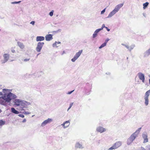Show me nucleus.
Masks as SVG:
<instances>
[{
    "instance_id": "f257e3e1",
    "label": "nucleus",
    "mask_w": 150,
    "mask_h": 150,
    "mask_svg": "<svg viewBox=\"0 0 150 150\" xmlns=\"http://www.w3.org/2000/svg\"><path fill=\"white\" fill-rule=\"evenodd\" d=\"M16 97V96L11 92L8 94H5L3 96L0 97V104L5 105L6 102H10L12 99H15Z\"/></svg>"
},
{
    "instance_id": "f03ea898",
    "label": "nucleus",
    "mask_w": 150,
    "mask_h": 150,
    "mask_svg": "<svg viewBox=\"0 0 150 150\" xmlns=\"http://www.w3.org/2000/svg\"><path fill=\"white\" fill-rule=\"evenodd\" d=\"M123 5V4L122 3L117 5L115 8L109 14L108 17H111L114 15L117 12L119 9L122 7Z\"/></svg>"
},
{
    "instance_id": "7ed1b4c3",
    "label": "nucleus",
    "mask_w": 150,
    "mask_h": 150,
    "mask_svg": "<svg viewBox=\"0 0 150 150\" xmlns=\"http://www.w3.org/2000/svg\"><path fill=\"white\" fill-rule=\"evenodd\" d=\"M150 94V90L147 91L145 95L144 99L145 100V104L146 105H147L149 104V97Z\"/></svg>"
},
{
    "instance_id": "20e7f679",
    "label": "nucleus",
    "mask_w": 150,
    "mask_h": 150,
    "mask_svg": "<svg viewBox=\"0 0 150 150\" xmlns=\"http://www.w3.org/2000/svg\"><path fill=\"white\" fill-rule=\"evenodd\" d=\"M136 136L135 135V133L133 134L127 140V144L128 145L130 144L135 139Z\"/></svg>"
},
{
    "instance_id": "39448f33",
    "label": "nucleus",
    "mask_w": 150,
    "mask_h": 150,
    "mask_svg": "<svg viewBox=\"0 0 150 150\" xmlns=\"http://www.w3.org/2000/svg\"><path fill=\"white\" fill-rule=\"evenodd\" d=\"M121 142H117L115 143L112 146L109 148V150H111L113 149H116L120 147L121 145Z\"/></svg>"
},
{
    "instance_id": "423d86ee",
    "label": "nucleus",
    "mask_w": 150,
    "mask_h": 150,
    "mask_svg": "<svg viewBox=\"0 0 150 150\" xmlns=\"http://www.w3.org/2000/svg\"><path fill=\"white\" fill-rule=\"evenodd\" d=\"M44 43L43 42H39L36 48V50L38 52H40Z\"/></svg>"
},
{
    "instance_id": "0eeeda50",
    "label": "nucleus",
    "mask_w": 150,
    "mask_h": 150,
    "mask_svg": "<svg viewBox=\"0 0 150 150\" xmlns=\"http://www.w3.org/2000/svg\"><path fill=\"white\" fill-rule=\"evenodd\" d=\"M82 52V50H80L79 52H77L74 58L71 59V60L73 62H74L79 57Z\"/></svg>"
},
{
    "instance_id": "6e6552de",
    "label": "nucleus",
    "mask_w": 150,
    "mask_h": 150,
    "mask_svg": "<svg viewBox=\"0 0 150 150\" xmlns=\"http://www.w3.org/2000/svg\"><path fill=\"white\" fill-rule=\"evenodd\" d=\"M96 130L98 132L101 133L105 132L106 131V129L101 127H99L96 129Z\"/></svg>"
},
{
    "instance_id": "1a4fd4ad",
    "label": "nucleus",
    "mask_w": 150,
    "mask_h": 150,
    "mask_svg": "<svg viewBox=\"0 0 150 150\" xmlns=\"http://www.w3.org/2000/svg\"><path fill=\"white\" fill-rule=\"evenodd\" d=\"M139 77L140 79L142 80L143 83L144 82V75L142 73H139L138 74Z\"/></svg>"
},
{
    "instance_id": "9d476101",
    "label": "nucleus",
    "mask_w": 150,
    "mask_h": 150,
    "mask_svg": "<svg viewBox=\"0 0 150 150\" xmlns=\"http://www.w3.org/2000/svg\"><path fill=\"white\" fill-rule=\"evenodd\" d=\"M45 40L47 41H49L53 39L52 35L51 34L47 35L45 37Z\"/></svg>"
},
{
    "instance_id": "9b49d317",
    "label": "nucleus",
    "mask_w": 150,
    "mask_h": 150,
    "mask_svg": "<svg viewBox=\"0 0 150 150\" xmlns=\"http://www.w3.org/2000/svg\"><path fill=\"white\" fill-rule=\"evenodd\" d=\"M52 120L51 119L48 118L47 120L44 121L41 124L42 126H44L47 123H50L52 121Z\"/></svg>"
},
{
    "instance_id": "f8f14e48",
    "label": "nucleus",
    "mask_w": 150,
    "mask_h": 150,
    "mask_svg": "<svg viewBox=\"0 0 150 150\" xmlns=\"http://www.w3.org/2000/svg\"><path fill=\"white\" fill-rule=\"evenodd\" d=\"M22 103V102L19 99H16L14 101V104L17 106H19Z\"/></svg>"
},
{
    "instance_id": "ddd939ff",
    "label": "nucleus",
    "mask_w": 150,
    "mask_h": 150,
    "mask_svg": "<svg viewBox=\"0 0 150 150\" xmlns=\"http://www.w3.org/2000/svg\"><path fill=\"white\" fill-rule=\"evenodd\" d=\"M70 124V122L69 121H67L64 123L62 125L63 126L64 128H65L68 127Z\"/></svg>"
},
{
    "instance_id": "4468645a",
    "label": "nucleus",
    "mask_w": 150,
    "mask_h": 150,
    "mask_svg": "<svg viewBox=\"0 0 150 150\" xmlns=\"http://www.w3.org/2000/svg\"><path fill=\"white\" fill-rule=\"evenodd\" d=\"M45 40V37L43 36H37L36 37L37 41H43Z\"/></svg>"
},
{
    "instance_id": "2eb2a0df",
    "label": "nucleus",
    "mask_w": 150,
    "mask_h": 150,
    "mask_svg": "<svg viewBox=\"0 0 150 150\" xmlns=\"http://www.w3.org/2000/svg\"><path fill=\"white\" fill-rule=\"evenodd\" d=\"M143 138L144 139V143L147 142H148V139L147 138V136L145 134H144L142 135Z\"/></svg>"
},
{
    "instance_id": "dca6fc26",
    "label": "nucleus",
    "mask_w": 150,
    "mask_h": 150,
    "mask_svg": "<svg viewBox=\"0 0 150 150\" xmlns=\"http://www.w3.org/2000/svg\"><path fill=\"white\" fill-rule=\"evenodd\" d=\"M100 31L98 29H97L96 30L93 35V38H94L96 37L98 33Z\"/></svg>"
},
{
    "instance_id": "f3484780",
    "label": "nucleus",
    "mask_w": 150,
    "mask_h": 150,
    "mask_svg": "<svg viewBox=\"0 0 150 150\" xmlns=\"http://www.w3.org/2000/svg\"><path fill=\"white\" fill-rule=\"evenodd\" d=\"M11 110L12 112L16 114H18L19 113V112L18 111L16 110L15 109L13 108H11Z\"/></svg>"
},
{
    "instance_id": "a211bd4d",
    "label": "nucleus",
    "mask_w": 150,
    "mask_h": 150,
    "mask_svg": "<svg viewBox=\"0 0 150 150\" xmlns=\"http://www.w3.org/2000/svg\"><path fill=\"white\" fill-rule=\"evenodd\" d=\"M9 55L7 54H4V59L6 61H7L9 59Z\"/></svg>"
},
{
    "instance_id": "6ab92c4d",
    "label": "nucleus",
    "mask_w": 150,
    "mask_h": 150,
    "mask_svg": "<svg viewBox=\"0 0 150 150\" xmlns=\"http://www.w3.org/2000/svg\"><path fill=\"white\" fill-rule=\"evenodd\" d=\"M18 46L20 47V48L22 49L24 48V46L23 43L21 42H18Z\"/></svg>"
},
{
    "instance_id": "aec40b11",
    "label": "nucleus",
    "mask_w": 150,
    "mask_h": 150,
    "mask_svg": "<svg viewBox=\"0 0 150 150\" xmlns=\"http://www.w3.org/2000/svg\"><path fill=\"white\" fill-rule=\"evenodd\" d=\"M61 43L60 42H55L53 44V47H57L58 46H57V44H60Z\"/></svg>"
},
{
    "instance_id": "412c9836",
    "label": "nucleus",
    "mask_w": 150,
    "mask_h": 150,
    "mask_svg": "<svg viewBox=\"0 0 150 150\" xmlns=\"http://www.w3.org/2000/svg\"><path fill=\"white\" fill-rule=\"evenodd\" d=\"M149 4V3L146 2L143 4V8L145 9Z\"/></svg>"
},
{
    "instance_id": "4be33fe9",
    "label": "nucleus",
    "mask_w": 150,
    "mask_h": 150,
    "mask_svg": "<svg viewBox=\"0 0 150 150\" xmlns=\"http://www.w3.org/2000/svg\"><path fill=\"white\" fill-rule=\"evenodd\" d=\"M5 121L2 120H0V126H2L5 124Z\"/></svg>"
},
{
    "instance_id": "5701e85b",
    "label": "nucleus",
    "mask_w": 150,
    "mask_h": 150,
    "mask_svg": "<svg viewBox=\"0 0 150 150\" xmlns=\"http://www.w3.org/2000/svg\"><path fill=\"white\" fill-rule=\"evenodd\" d=\"M106 45V43H104L102 44L101 46L99 47L100 49H101V48L105 47Z\"/></svg>"
},
{
    "instance_id": "b1692460",
    "label": "nucleus",
    "mask_w": 150,
    "mask_h": 150,
    "mask_svg": "<svg viewBox=\"0 0 150 150\" xmlns=\"http://www.w3.org/2000/svg\"><path fill=\"white\" fill-rule=\"evenodd\" d=\"M106 27L105 26V24H103L102 25V27H101V28H99V29H98L100 30H102L103 28H105Z\"/></svg>"
},
{
    "instance_id": "393cba45",
    "label": "nucleus",
    "mask_w": 150,
    "mask_h": 150,
    "mask_svg": "<svg viewBox=\"0 0 150 150\" xmlns=\"http://www.w3.org/2000/svg\"><path fill=\"white\" fill-rule=\"evenodd\" d=\"M81 145H80L79 143H77L76 144V146L77 147L80 148L81 147Z\"/></svg>"
},
{
    "instance_id": "a878e982",
    "label": "nucleus",
    "mask_w": 150,
    "mask_h": 150,
    "mask_svg": "<svg viewBox=\"0 0 150 150\" xmlns=\"http://www.w3.org/2000/svg\"><path fill=\"white\" fill-rule=\"evenodd\" d=\"M73 103H71L69 107L68 108L67 111H68L70 108H71L73 105Z\"/></svg>"
},
{
    "instance_id": "bb28decb",
    "label": "nucleus",
    "mask_w": 150,
    "mask_h": 150,
    "mask_svg": "<svg viewBox=\"0 0 150 150\" xmlns=\"http://www.w3.org/2000/svg\"><path fill=\"white\" fill-rule=\"evenodd\" d=\"M53 11H52L50 13V16H52L53 15Z\"/></svg>"
},
{
    "instance_id": "cd10ccee",
    "label": "nucleus",
    "mask_w": 150,
    "mask_h": 150,
    "mask_svg": "<svg viewBox=\"0 0 150 150\" xmlns=\"http://www.w3.org/2000/svg\"><path fill=\"white\" fill-rule=\"evenodd\" d=\"M19 117L22 118H23L24 117V116L23 114H19L18 115Z\"/></svg>"
},
{
    "instance_id": "c85d7f7f",
    "label": "nucleus",
    "mask_w": 150,
    "mask_h": 150,
    "mask_svg": "<svg viewBox=\"0 0 150 150\" xmlns=\"http://www.w3.org/2000/svg\"><path fill=\"white\" fill-rule=\"evenodd\" d=\"M105 11V8L102 11H101V14H102Z\"/></svg>"
},
{
    "instance_id": "c756f323",
    "label": "nucleus",
    "mask_w": 150,
    "mask_h": 150,
    "mask_svg": "<svg viewBox=\"0 0 150 150\" xmlns=\"http://www.w3.org/2000/svg\"><path fill=\"white\" fill-rule=\"evenodd\" d=\"M30 59H24V62H26L29 61L30 60Z\"/></svg>"
},
{
    "instance_id": "7c9ffc66",
    "label": "nucleus",
    "mask_w": 150,
    "mask_h": 150,
    "mask_svg": "<svg viewBox=\"0 0 150 150\" xmlns=\"http://www.w3.org/2000/svg\"><path fill=\"white\" fill-rule=\"evenodd\" d=\"M35 21H32L30 23V24H32L33 25H34L35 24Z\"/></svg>"
},
{
    "instance_id": "2f4dec72",
    "label": "nucleus",
    "mask_w": 150,
    "mask_h": 150,
    "mask_svg": "<svg viewBox=\"0 0 150 150\" xmlns=\"http://www.w3.org/2000/svg\"><path fill=\"white\" fill-rule=\"evenodd\" d=\"M20 2H21V1H18V2L15 1V2H13V3H14V4H17V3H19Z\"/></svg>"
},
{
    "instance_id": "473e14b6",
    "label": "nucleus",
    "mask_w": 150,
    "mask_h": 150,
    "mask_svg": "<svg viewBox=\"0 0 150 150\" xmlns=\"http://www.w3.org/2000/svg\"><path fill=\"white\" fill-rule=\"evenodd\" d=\"M26 121V120L25 119H23V121H22V122H25Z\"/></svg>"
},
{
    "instance_id": "72a5a7b5",
    "label": "nucleus",
    "mask_w": 150,
    "mask_h": 150,
    "mask_svg": "<svg viewBox=\"0 0 150 150\" xmlns=\"http://www.w3.org/2000/svg\"><path fill=\"white\" fill-rule=\"evenodd\" d=\"M105 28H106V29H107V31H109L110 30L109 29H108V27H105Z\"/></svg>"
},
{
    "instance_id": "f704fd0d",
    "label": "nucleus",
    "mask_w": 150,
    "mask_h": 150,
    "mask_svg": "<svg viewBox=\"0 0 150 150\" xmlns=\"http://www.w3.org/2000/svg\"><path fill=\"white\" fill-rule=\"evenodd\" d=\"M74 91V90L72 91H71L70 92H69L68 93V94H71Z\"/></svg>"
},
{
    "instance_id": "c9c22d12",
    "label": "nucleus",
    "mask_w": 150,
    "mask_h": 150,
    "mask_svg": "<svg viewBox=\"0 0 150 150\" xmlns=\"http://www.w3.org/2000/svg\"><path fill=\"white\" fill-rule=\"evenodd\" d=\"M11 51L13 53H15V50H12Z\"/></svg>"
},
{
    "instance_id": "e433bc0d",
    "label": "nucleus",
    "mask_w": 150,
    "mask_h": 150,
    "mask_svg": "<svg viewBox=\"0 0 150 150\" xmlns=\"http://www.w3.org/2000/svg\"><path fill=\"white\" fill-rule=\"evenodd\" d=\"M108 40H108V39L106 40L105 41V42L104 43H106V45L107 43L108 42Z\"/></svg>"
},
{
    "instance_id": "4c0bfd02",
    "label": "nucleus",
    "mask_w": 150,
    "mask_h": 150,
    "mask_svg": "<svg viewBox=\"0 0 150 150\" xmlns=\"http://www.w3.org/2000/svg\"><path fill=\"white\" fill-rule=\"evenodd\" d=\"M65 53V51H63L62 53V55Z\"/></svg>"
},
{
    "instance_id": "58836bf2",
    "label": "nucleus",
    "mask_w": 150,
    "mask_h": 150,
    "mask_svg": "<svg viewBox=\"0 0 150 150\" xmlns=\"http://www.w3.org/2000/svg\"><path fill=\"white\" fill-rule=\"evenodd\" d=\"M2 95V93L1 92H0V96H1Z\"/></svg>"
},
{
    "instance_id": "ea45409f",
    "label": "nucleus",
    "mask_w": 150,
    "mask_h": 150,
    "mask_svg": "<svg viewBox=\"0 0 150 150\" xmlns=\"http://www.w3.org/2000/svg\"><path fill=\"white\" fill-rule=\"evenodd\" d=\"M6 90L5 89H3V91H6Z\"/></svg>"
},
{
    "instance_id": "a19ab883",
    "label": "nucleus",
    "mask_w": 150,
    "mask_h": 150,
    "mask_svg": "<svg viewBox=\"0 0 150 150\" xmlns=\"http://www.w3.org/2000/svg\"><path fill=\"white\" fill-rule=\"evenodd\" d=\"M1 110H0V113H1Z\"/></svg>"
},
{
    "instance_id": "79ce46f5",
    "label": "nucleus",
    "mask_w": 150,
    "mask_h": 150,
    "mask_svg": "<svg viewBox=\"0 0 150 150\" xmlns=\"http://www.w3.org/2000/svg\"><path fill=\"white\" fill-rule=\"evenodd\" d=\"M143 150H145V149H143Z\"/></svg>"
}]
</instances>
